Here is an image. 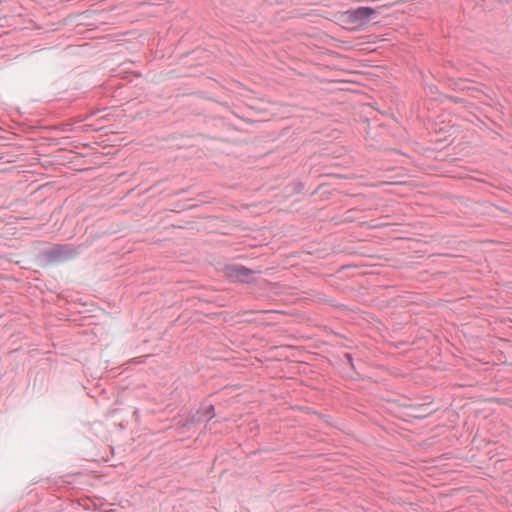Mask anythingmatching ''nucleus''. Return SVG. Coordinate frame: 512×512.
<instances>
[{
    "label": "nucleus",
    "instance_id": "nucleus-1",
    "mask_svg": "<svg viewBox=\"0 0 512 512\" xmlns=\"http://www.w3.org/2000/svg\"><path fill=\"white\" fill-rule=\"evenodd\" d=\"M374 10L370 7H360L358 9L348 11L342 16V22L351 28L363 25L373 14Z\"/></svg>",
    "mask_w": 512,
    "mask_h": 512
}]
</instances>
